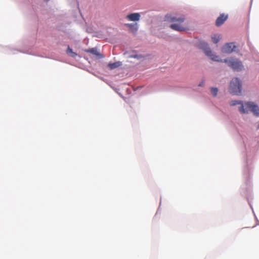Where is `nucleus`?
Returning <instances> with one entry per match:
<instances>
[{
  "label": "nucleus",
  "instance_id": "15",
  "mask_svg": "<svg viewBox=\"0 0 259 259\" xmlns=\"http://www.w3.org/2000/svg\"><path fill=\"white\" fill-rule=\"evenodd\" d=\"M237 104H241V105L242 104H243L242 103V102L241 101H236V100L232 101L230 103V105L231 106H235Z\"/></svg>",
  "mask_w": 259,
  "mask_h": 259
},
{
  "label": "nucleus",
  "instance_id": "11",
  "mask_svg": "<svg viewBox=\"0 0 259 259\" xmlns=\"http://www.w3.org/2000/svg\"><path fill=\"white\" fill-rule=\"evenodd\" d=\"M125 25L127 26L133 32H136L138 28L137 23L136 24H126Z\"/></svg>",
  "mask_w": 259,
  "mask_h": 259
},
{
  "label": "nucleus",
  "instance_id": "1",
  "mask_svg": "<svg viewBox=\"0 0 259 259\" xmlns=\"http://www.w3.org/2000/svg\"><path fill=\"white\" fill-rule=\"evenodd\" d=\"M185 20L184 15L173 16L167 14L165 16V20L173 23L170 25V28L178 31H184L188 30V28L182 25Z\"/></svg>",
  "mask_w": 259,
  "mask_h": 259
},
{
  "label": "nucleus",
  "instance_id": "12",
  "mask_svg": "<svg viewBox=\"0 0 259 259\" xmlns=\"http://www.w3.org/2000/svg\"><path fill=\"white\" fill-rule=\"evenodd\" d=\"M66 53L68 55H69L70 56L73 58H75L77 56V54L76 53L74 52L72 49H71L69 46L66 51Z\"/></svg>",
  "mask_w": 259,
  "mask_h": 259
},
{
  "label": "nucleus",
  "instance_id": "6",
  "mask_svg": "<svg viewBox=\"0 0 259 259\" xmlns=\"http://www.w3.org/2000/svg\"><path fill=\"white\" fill-rule=\"evenodd\" d=\"M235 48L234 43H227L222 48L221 51L223 53L230 54L234 51Z\"/></svg>",
  "mask_w": 259,
  "mask_h": 259
},
{
  "label": "nucleus",
  "instance_id": "2",
  "mask_svg": "<svg viewBox=\"0 0 259 259\" xmlns=\"http://www.w3.org/2000/svg\"><path fill=\"white\" fill-rule=\"evenodd\" d=\"M241 113H246L249 111L252 112L254 115H259V107L253 102H247L242 104L239 108Z\"/></svg>",
  "mask_w": 259,
  "mask_h": 259
},
{
  "label": "nucleus",
  "instance_id": "10",
  "mask_svg": "<svg viewBox=\"0 0 259 259\" xmlns=\"http://www.w3.org/2000/svg\"><path fill=\"white\" fill-rule=\"evenodd\" d=\"M122 65L120 62H116L113 63H109L108 66L110 69H113L120 66Z\"/></svg>",
  "mask_w": 259,
  "mask_h": 259
},
{
  "label": "nucleus",
  "instance_id": "3",
  "mask_svg": "<svg viewBox=\"0 0 259 259\" xmlns=\"http://www.w3.org/2000/svg\"><path fill=\"white\" fill-rule=\"evenodd\" d=\"M242 84L237 77L232 79L229 87V92L233 95H240L241 93Z\"/></svg>",
  "mask_w": 259,
  "mask_h": 259
},
{
  "label": "nucleus",
  "instance_id": "4",
  "mask_svg": "<svg viewBox=\"0 0 259 259\" xmlns=\"http://www.w3.org/2000/svg\"><path fill=\"white\" fill-rule=\"evenodd\" d=\"M198 47L202 49L205 55L209 57L212 60L214 61H222L219 60V57L212 53L210 49L208 47V44L204 41H200L198 45Z\"/></svg>",
  "mask_w": 259,
  "mask_h": 259
},
{
  "label": "nucleus",
  "instance_id": "13",
  "mask_svg": "<svg viewBox=\"0 0 259 259\" xmlns=\"http://www.w3.org/2000/svg\"><path fill=\"white\" fill-rule=\"evenodd\" d=\"M211 39L214 44H217L220 39V35L219 34H213L211 36Z\"/></svg>",
  "mask_w": 259,
  "mask_h": 259
},
{
  "label": "nucleus",
  "instance_id": "7",
  "mask_svg": "<svg viewBox=\"0 0 259 259\" xmlns=\"http://www.w3.org/2000/svg\"><path fill=\"white\" fill-rule=\"evenodd\" d=\"M228 18V15L224 14H221L215 21V25L217 26H221L227 20Z\"/></svg>",
  "mask_w": 259,
  "mask_h": 259
},
{
  "label": "nucleus",
  "instance_id": "5",
  "mask_svg": "<svg viewBox=\"0 0 259 259\" xmlns=\"http://www.w3.org/2000/svg\"><path fill=\"white\" fill-rule=\"evenodd\" d=\"M224 62L227 63L231 68L235 71L241 70L243 67L241 61L237 59H225Z\"/></svg>",
  "mask_w": 259,
  "mask_h": 259
},
{
  "label": "nucleus",
  "instance_id": "14",
  "mask_svg": "<svg viewBox=\"0 0 259 259\" xmlns=\"http://www.w3.org/2000/svg\"><path fill=\"white\" fill-rule=\"evenodd\" d=\"M128 58H136V59H140L142 58V56L141 55H138V54H134L129 55L128 56Z\"/></svg>",
  "mask_w": 259,
  "mask_h": 259
},
{
  "label": "nucleus",
  "instance_id": "16",
  "mask_svg": "<svg viewBox=\"0 0 259 259\" xmlns=\"http://www.w3.org/2000/svg\"><path fill=\"white\" fill-rule=\"evenodd\" d=\"M218 90L216 88H212L211 89V93L213 96H216L218 93Z\"/></svg>",
  "mask_w": 259,
  "mask_h": 259
},
{
  "label": "nucleus",
  "instance_id": "9",
  "mask_svg": "<svg viewBox=\"0 0 259 259\" xmlns=\"http://www.w3.org/2000/svg\"><path fill=\"white\" fill-rule=\"evenodd\" d=\"M85 52H88V53H90L96 56L99 58H101L103 57L102 55L98 52L97 49L96 48L90 49L86 50Z\"/></svg>",
  "mask_w": 259,
  "mask_h": 259
},
{
  "label": "nucleus",
  "instance_id": "8",
  "mask_svg": "<svg viewBox=\"0 0 259 259\" xmlns=\"http://www.w3.org/2000/svg\"><path fill=\"white\" fill-rule=\"evenodd\" d=\"M126 18L130 21H138L140 20V15L138 13H131L127 15Z\"/></svg>",
  "mask_w": 259,
  "mask_h": 259
}]
</instances>
